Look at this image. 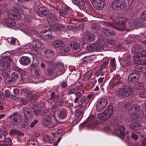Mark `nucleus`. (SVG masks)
<instances>
[{
  "instance_id": "nucleus-1",
  "label": "nucleus",
  "mask_w": 146,
  "mask_h": 146,
  "mask_svg": "<svg viewBox=\"0 0 146 146\" xmlns=\"http://www.w3.org/2000/svg\"><path fill=\"white\" fill-rule=\"evenodd\" d=\"M133 91V89L131 87L123 86L116 91V94L118 97L124 98L129 96Z\"/></svg>"
},
{
  "instance_id": "nucleus-2",
  "label": "nucleus",
  "mask_w": 146,
  "mask_h": 146,
  "mask_svg": "<svg viewBox=\"0 0 146 146\" xmlns=\"http://www.w3.org/2000/svg\"><path fill=\"white\" fill-rule=\"evenodd\" d=\"M42 45L40 42L38 40L34 41L31 43L28 44L26 46L27 47L30 49L32 51L35 52L34 54H37V50L40 48Z\"/></svg>"
},
{
  "instance_id": "nucleus-3",
  "label": "nucleus",
  "mask_w": 146,
  "mask_h": 146,
  "mask_svg": "<svg viewBox=\"0 0 146 146\" xmlns=\"http://www.w3.org/2000/svg\"><path fill=\"white\" fill-rule=\"evenodd\" d=\"M121 21H120L117 23V26L115 27L116 29L119 31H123L126 30L128 31H130L131 30H127L125 28V22L128 20V19L125 17H121Z\"/></svg>"
},
{
  "instance_id": "nucleus-4",
  "label": "nucleus",
  "mask_w": 146,
  "mask_h": 146,
  "mask_svg": "<svg viewBox=\"0 0 146 146\" xmlns=\"http://www.w3.org/2000/svg\"><path fill=\"white\" fill-rule=\"evenodd\" d=\"M92 44L95 48V50L97 52H100L103 50L105 46L104 41L102 40H98Z\"/></svg>"
},
{
  "instance_id": "nucleus-5",
  "label": "nucleus",
  "mask_w": 146,
  "mask_h": 146,
  "mask_svg": "<svg viewBox=\"0 0 146 146\" xmlns=\"http://www.w3.org/2000/svg\"><path fill=\"white\" fill-rule=\"evenodd\" d=\"M107 103V100L106 98H103L100 99L96 104L97 110L99 111L103 110Z\"/></svg>"
},
{
  "instance_id": "nucleus-6",
  "label": "nucleus",
  "mask_w": 146,
  "mask_h": 146,
  "mask_svg": "<svg viewBox=\"0 0 146 146\" xmlns=\"http://www.w3.org/2000/svg\"><path fill=\"white\" fill-rule=\"evenodd\" d=\"M94 7L98 10H102L105 5V0H91Z\"/></svg>"
},
{
  "instance_id": "nucleus-7",
  "label": "nucleus",
  "mask_w": 146,
  "mask_h": 146,
  "mask_svg": "<svg viewBox=\"0 0 146 146\" xmlns=\"http://www.w3.org/2000/svg\"><path fill=\"white\" fill-rule=\"evenodd\" d=\"M8 15L10 17H12L15 20H18L21 17L19 13V10L16 8L10 9L8 11Z\"/></svg>"
},
{
  "instance_id": "nucleus-8",
  "label": "nucleus",
  "mask_w": 146,
  "mask_h": 146,
  "mask_svg": "<svg viewBox=\"0 0 146 146\" xmlns=\"http://www.w3.org/2000/svg\"><path fill=\"white\" fill-rule=\"evenodd\" d=\"M140 78L138 73H133L131 74L128 78V82L129 85H131L133 83H135L139 80Z\"/></svg>"
},
{
  "instance_id": "nucleus-9",
  "label": "nucleus",
  "mask_w": 146,
  "mask_h": 146,
  "mask_svg": "<svg viewBox=\"0 0 146 146\" xmlns=\"http://www.w3.org/2000/svg\"><path fill=\"white\" fill-rule=\"evenodd\" d=\"M49 13V10L44 7H40L36 12L38 15L41 17H43L47 15Z\"/></svg>"
},
{
  "instance_id": "nucleus-10",
  "label": "nucleus",
  "mask_w": 146,
  "mask_h": 146,
  "mask_svg": "<svg viewBox=\"0 0 146 146\" xmlns=\"http://www.w3.org/2000/svg\"><path fill=\"white\" fill-rule=\"evenodd\" d=\"M125 128L123 126L119 125L117 130L115 131L116 134L118 136L123 138L127 133V132L125 131Z\"/></svg>"
},
{
  "instance_id": "nucleus-11",
  "label": "nucleus",
  "mask_w": 146,
  "mask_h": 146,
  "mask_svg": "<svg viewBox=\"0 0 146 146\" xmlns=\"http://www.w3.org/2000/svg\"><path fill=\"white\" fill-rule=\"evenodd\" d=\"M24 117L27 119H31L33 117L32 111L28 108L25 107L23 110Z\"/></svg>"
},
{
  "instance_id": "nucleus-12",
  "label": "nucleus",
  "mask_w": 146,
  "mask_h": 146,
  "mask_svg": "<svg viewBox=\"0 0 146 146\" xmlns=\"http://www.w3.org/2000/svg\"><path fill=\"white\" fill-rule=\"evenodd\" d=\"M141 22L139 19H137L135 20H130L128 22V26L132 28H134L136 27L139 26L140 25Z\"/></svg>"
},
{
  "instance_id": "nucleus-13",
  "label": "nucleus",
  "mask_w": 146,
  "mask_h": 146,
  "mask_svg": "<svg viewBox=\"0 0 146 146\" xmlns=\"http://www.w3.org/2000/svg\"><path fill=\"white\" fill-rule=\"evenodd\" d=\"M84 38L88 42H92L94 40V35L89 32H86L84 35Z\"/></svg>"
},
{
  "instance_id": "nucleus-14",
  "label": "nucleus",
  "mask_w": 146,
  "mask_h": 146,
  "mask_svg": "<svg viewBox=\"0 0 146 146\" xmlns=\"http://www.w3.org/2000/svg\"><path fill=\"white\" fill-rule=\"evenodd\" d=\"M57 21L56 16L53 14H49L47 18V21L50 24L52 25L56 23Z\"/></svg>"
},
{
  "instance_id": "nucleus-15",
  "label": "nucleus",
  "mask_w": 146,
  "mask_h": 146,
  "mask_svg": "<svg viewBox=\"0 0 146 146\" xmlns=\"http://www.w3.org/2000/svg\"><path fill=\"white\" fill-rule=\"evenodd\" d=\"M113 111V108L111 105H109L106 109L104 111L108 119L112 115Z\"/></svg>"
},
{
  "instance_id": "nucleus-16",
  "label": "nucleus",
  "mask_w": 146,
  "mask_h": 146,
  "mask_svg": "<svg viewBox=\"0 0 146 146\" xmlns=\"http://www.w3.org/2000/svg\"><path fill=\"white\" fill-rule=\"evenodd\" d=\"M121 0H114L111 3L112 8L113 9L118 11L119 9V4Z\"/></svg>"
},
{
  "instance_id": "nucleus-17",
  "label": "nucleus",
  "mask_w": 146,
  "mask_h": 146,
  "mask_svg": "<svg viewBox=\"0 0 146 146\" xmlns=\"http://www.w3.org/2000/svg\"><path fill=\"white\" fill-rule=\"evenodd\" d=\"M50 96V98L48 100V102L50 104H51L55 100H57L59 97V96L56 95L54 92L51 93Z\"/></svg>"
},
{
  "instance_id": "nucleus-18",
  "label": "nucleus",
  "mask_w": 146,
  "mask_h": 146,
  "mask_svg": "<svg viewBox=\"0 0 146 146\" xmlns=\"http://www.w3.org/2000/svg\"><path fill=\"white\" fill-rule=\"evenodd\" d=\"M20 63L23 65H27L31 62L30 58L27 56H23L21 59Z\"/></svg>"
},
{
  "instance_id": "nucleus-19",
  "label": "nucleus",
  "mask_w": 146,
  "mask_h": 146,
  "mask_svg": "<svg viewBox=\"0 0 146 146\" xmlns=\"http://www.w3.org/2000/svg\"><path fill=\"white\" fill-rule=\"evenodd\" d=\"M51 122V117L49 115H46L42 120V123L44 126H47L49 125Z\"/></svg>"
},
{
  "instance_id": "nucleus-20",
  "label": "nucleus",
  "mask_w": 146,
  "mask_h": 146,
  "mask_svg": "<svg viewBox=\"0 0 146 146\" xmlns=\"http://www.w3.org/2000/svg\"><path fill=\"white\" fill-rule=\"evenodd\" d=\"M130 126L132 129L135 130H140L142 128L141 125L138 123H132Z\"/></svg>"
},
{
  "instance_id": "nucleus-21",
  "label": "nucleus",
  "mask_w": 146,
  "mask_h": 146,
  "mask_svg": "<svg viewBox=\"0 0 146 146\" xmlns=\"http://www.w3.org/2000/svg\"><path fill=\"white\" fill-rule=\"evenodd\" d=\"M133 62L137 64L145 65L146 64V60H143L141 57L133 58Z\"/></svg>"
},
{
  "instance_id": "nucleus-22",
  "label": "nucleus",
  "mask_w": 146,
  "mask_h": 146,
  "mask_svg": "<svg viewBox=\"0 0 146 146\" xmlns=\"http://www.w3.org/2000/svg\"><path fill=\"white\" fill-rule=\"evenodd\" d=\"M67 114V111L66 109H63L59 111L58 117L60 119H63L65 118Z\"/></svg>"
},
{
  "instance_id": "nucleus-23",
  "label": "nucleus",
  "mask_w": 146,
  "mask_h": 146,
  "mask_svg": "<svg viewBox=\"0 0 146 146\" xmlns=\"http://www.w3.org/2000/svg\"><path fill=\"white\" fill-rule=\"evenodd\" d=\"M4 22L7 25L11 27H13L15 25V21L13 19H5L4 21Z\"/></svg>"
},
{
  "instance_id": "nucleus-24",
  "label": "nucleus",
  "mask_w": 146,
  "mask_h": 146,
  "mask_svg": "<svg viewBox=\"0 0 146 146\" xmlns=\"http://www.w3.org/2000/svg\"><path fill=\"white\" fill-rule=\"evenodd\" d=\"M102 31L103 33L107 36H114L115 34V33L114 31L111 30H108L103 28Z\"/></svg>"
},
{
  "instance_id": "nucleus-25",
  "label": "nucleus",
  "mask_w": 146,
  "mask_h": 146,
  "mask_svg": "<svg viewBox=\"0 0 146 146\" xmlns=\"http://www.w3.org/2000/svg\"><path fill=\"white\" fill-rule=\"evenodd\" d=\"M48 65L54 68H56L57 66L59 64L56 63L54 59L53 58L52 60H48L46 61Z\"/></svg>"
},
{
  "instance_id": "nucleus-26",
  "label": "nucleus",
  "mask_w": 146,
  "mask_h": 146,
  "mask_svg": "<svg viewBox=\"0 0 146 146\" xmlns=\"http://www.w3.org/2000/svg\"><path fill=\"white\" fill-rule=\"evenodd\" d=\"M65 27L62 24H56L52 27V29L54 31H59Z\"/></svg>"
},
{
  "instance_id": "nucleus-27",
  "label": "nucleus",
  "mask_w": 146,
  "mask_h": 146,
  "mask_svg": "<svg viewBox=\"0 0 146 146\" xmlns=\"http://www.w3.org/2000/svg\"><path fill=\"white\" fill-rule=\"evenodd\" d=\"M119 5V9L118 11L124 10L127 9V6L125 3V0H121Z\"/></svg>"
},
{
  "instance_id": "nucleus-28",
  "label": "nucleus",
  "mask_w": 146,
  "mask_h": 146,
  "mask_svg": "<svg viewBox=\"0 0 146 146\" xmlns=\"http://www.w3.org/2000/svg\"><path fill=\"white\" fill-rule=\"evenodd\" d=\"M141 107L137 105H133L131 111L133 113L134 112L135 114H137L140 110Z\"/></svg>"
},
{
  "instance_id": "nucleus-29",
  "label": "nucleus",
  "mask_w": 146,
  "mask_h": 146,
  "mask_svg": "<svg viewBox=\"0 0 146 146\" xmlns=\"http://www.w3.org/2000/svg\"><path fill=\"white\" fill-rule=\"evenodd\" d=\"M71 47L75 50L78 49L80 47V45L78 43L75 42H71L70 44Z\"/></svg>"
},
{
  "instance_id": "nucleus-30",
  "label": "nucleus",
  "mask_w": 146,
  "mask_h": 146,
  "mask_svg": "<svg viewBox=\"0 0 146 146\" xmlns=\"http://www.w3.org/2000/svg\"><path fill=\"white\" fill-rule=\"evenodd\" d=\"M44 54L46 58H52L54 54V52L52 50H48L44 52Z\"/></svg>"
},
{
  "instance_id": "nucleus-31",
  "label": "nucleus",
  "mask_w": 146,
  "mask_h": 146,
  "mask_svg": "<svg viewBox=\"0 0 146 146\" xmlns=\"http://www.w3.org/2000/svg\"><path fill=\"white\" fill-rule=\"evenodd\" d=\"M144 87L143 84L139 82H137L135 83L134 85V88L137 90H140L142 89Z\"/></svg>"
},
{
  "instance_id": "nucleus-32",
  "label": "nucleus",
  "mask_w": 146,
  "mask_h": 146,
  "mask_svg": "<svg viewBox=\"0 0 146 146\" xmlns=\"http://www.w3.org/2000/svg\"><path fill=\"white\" fill-rule=\"evenodd\" d=\"M63 42L60 40H56L53 42V46L56 48H59L63 44Z\"/></svg>"
},
{
  "instance_id": "nucleus-33",
  "label": "nucleus",
  "mask_w": 146,
  "mask_h": 146,
  "mask_svg": "<svg viewBox=\"0 0 146 146\" xmlns=\"http://www.w3.org/2000/svg\"><path fill=\"white\" fill-rule=\"evenodd\" d=\"M145 68V66H143L137 65L134 68V70L135 71L137 72H141L144 70Z\"/></svg>"
},
{
  "instance_id": "nucleus-34",
  "label": "nucleus",
  "mask_w": 146,
  "mask_h": 146,
  "mask_svg": "<svg viewBox=\"0 0 146 146\" xmlns=\"http://www.w3.org/2000/svg\"><path fill=\"white\" fill-rule=\"evenodd\" d=\"M1 66L3 67V69H7L10 67V65L9 62L3 61L1 64Z\"/></svg>"
},
{
  "instance_id": "nucleus-35",
  "label": "nucleus",
  "mask_w": 146,
  "mask_h": 146,
  "mask_svg": "<svg viewBox=\"0 0 146 146\" xmlns=\"http://www.w3.org/2000/svg\"><path fill=\"white\" fill-rule=\"evenodd\" d=\"M10 72L8 70H3L1 72V74L3 76L5 79H8L10 76Z\"/></svg>"
},
{
  "instance_id": "nucleus-36",
  "label": "nucleus",
  "mask_w": 146,
  "mask_h": 146,
  "mask_svg": "<svg viewBox=\"0 0 146 146\" xmlns=\"http://www.w3.org/2000/svg\"><path fill=\"white\" fill-rule=\"evenodd\" d=\"M98 117L101 120H105L106 119H108L104 112L103 113L98 114Z\"/></svg>"
},
{
  "instance_id": "nucleus-37",
  "label": "nucleus",
  "mask_w": 146,
  "mask_h": 146,
  "mask_svg": "<svg viewBox=\"0 0 146 146\" xmlns=\"http://www.w3.org/2000/svg\"><path fill=\"white\" fill-rule=\"evenodd\" d=\"M139 95L141 98L146 97V87L139 92Z\"/></svg>"
},
{
  "instance_id": "nucleus-38",
  "label": "nucleus",
  "mask_w": 146,
  "mask_h": 146,
  "mask_svg": "<svg viewBox=\"0 0 146 146\" xmlns=\"http://www.w3.org/2000/svg\"><path fill=\"white\" fill-rule=\"evenodd\" d=\"M84 114V112L82 110H77L75 113V116L76 117H80L81 118Z\"/></svg>"
},
{
  "instance_id": "nucleus-39",
  "label": "nucleus",
  "mask_w": 146,
  "mask_h": 146,
  "mask_svg": "<svg viewBox=\"0 0 146 146\" xmlns=\"http://www.w3.org/2000/svg\"><path fill=\"white\" fill-rule=\"evenodd\" d=\"M87 122H89V124L93 125L94 121V117L93 116H91L89 117L86 120Z\"/></svg>"
},
{
  "instance_id": "nucleus-40",
  "label": "nucleus",
  "mask_w": 146,
  "mask_h": 146,
  "mask_svg": "<svg viewBox=\"0 0 146 146\" xmlns=\"http://www.w3.org/2000/svg\"><path fill=\"white\" fill-rule=\"evenodd\" d=\"M75 94L76 96V97L75 99L74 102L75 103H76L78 102L79 99L81 97L82 94L81 93L79 92H77Z\"/></svg>"
},
{
  "instance_id": "nucleus-41",
  "label": "nucleus",
  "mask_w": 146,
  "mask_h": 146,
  "mask_svg": "<svg viewBox=\"0 0 146 146\" xmlns=\"http://www.w3.org/2000/svg\"><path fill=\"white\" fill-rule=\"evenodd\" d=\"M0 132L4 136H5L8 134V132L6 129L3 127L0 128Z\"/></svg>"
},
{
  "instance_id": "nucleus-42",
  "label": "nucleus",
  "mask_w": 146,
  "mask_h": 146,
  "mask_svg": "<svg viewBox=\"0 0 146 146\" xmlns=\"http://www.w3.org/2000/svg\"><path fill=\"white\" fill-rule=\"evenodd\" d=\"M3 142H5L6 143L5 144H7V145L8 146H12V142L11 140L9 138H6L3 140L2 141Z\"/></svg>"
},
{
  "instance_id": "nucleus-43",
  "label": "nucleus",
  "mask_w": 146,
  "mask_h": 146,
  "mask_svg": "<svg viewBox=\"0 0 146 146\" xmlns=\"http://www.w3.org/2000/svg\"><path fill=\"white\" fill-rule=\"evenodd\" d=\"M44 141L46 142H48L52 144L54 140H50V136L48 135H46L44 136Z\"/></svg>"
},
{
  "instance_id": "nucleus-44",
  "label": "nucleus",
  "mask_w": 146,
  "mask_h": 146,
  "mask_svg": "<svg viewBox=\"0 0 146 146\" xmlns=\"http://www.w3.org/2000/svg\"><path fill=\"white\" fill-rule=\"evenodd\" d=\"M19 77L18 74L16 72H13L11 74V77L15 81Z\"/></svg>"
},
{
  "instance_id": "nucleus-45",
  "label": "nucleus",
  "mask_w": 146,
  "mask_h": 146,
  "mask_svg": "<svg viewBox=\"0 0 146 146\" xmlns=\"http://www.w3.org/2000/svg\"><path fill=\"white\" fill-rule=\"evenodd\" d=\"M7 41L11 43V44H14L16 40V38L13 37H9L7 38Z\"/></svg>"
},
{
  "instance_id": "nucleus-46",
  "label": "nucleus",
  "mask_w": 146,
  "mask_h": 146,
  "mask_svg": "<svg viewBox=\"0 0 146 146\" xmlns=\"http://www.w3.org/2000/svg\"><path fill=\"white\" fill-rule=\"evenodd\" d=\"M133 105H131L129 103L127 102L124 104V106L126 109H127L129 111H131Z\"/></svg>"
},
{
  "instance_id": "nucleus-47",
  "label": "nucleus",
  "mask_w": 146,
  "mask_h": 146,
  "mask_svg": "<svg viewBox=\"0 0 146 146\" xmlns=\"http://www.w3.org/2000/svg\"><path fill=\"white\" fill-rule=\"evenodd\" d=\"M102 23L104 25L111 27H113L112 24L107 21H103L102 22Z\"/></svg>"
},
{
  "instance_id": "nucleus-48",
  "label": "nucleus",
  "mask_w": 146,
  "mask_h": 146,
  "mask_svg": "<svg viewBox=\"0 0 146 146\" xmlns=\"http://www.w3.org/2000/svg\"><path fill=\"white\" fill-rule=\"evenodd\" d=\"M47 72L48 74L50 76L55 73V71L54 69L50 68H49L47 69Z\"/></svg>"
},
{
  "instance_id": "nucleus-49",
  "label": "nucleus",
  "mask_w": 146,
  "mask_h": 146,
  "mask_svg": "<svg viewBox=\"0 0 146 146\" xmlns=\"http://www.w3.org/2000/svg\"><path fill=\"white\" fill-rule=\"evenodd\" d=\"M28 125L27 119H26L25 120L22 121L21 123V127L22 128L26 127Z\"/></svg>"
},
{
  "instance_id": "nucleus-50",
  "label": "nucleus",
  "mask_w": 146,
  "mask_h": 146,
  "mask_svg": "<svg viewBox=\"0 0 146 146\" xmlns=\"http://www.w3.org/2000/svg\"><path fill=\"white\" fill-rule=\"evenodd\" d=\"M78 6L81 9H82L83 11H84L86 9V5L84 1L82 2V3L79 5Z\"/></svg>"
},
{
  "instance_id": "nucleus-51",
  "label": "nucleus",
  "mask_w": 146,
  "mask_h": 146,
  "mask_svg": "<svg viewBox=\"0 0 146 146\" xmlns=\"http://www.w3.org/2000/svg\"><path fill=\"white\" fill-rule=\"evenodd\" d=\"M31 93L32 92H29V95H28L27 96L30 98H31L32 99H37L38 98V96L37 94H35L33 95H31Z\"/></svg>"
},
{
  "instance_id": "nucleus-52",
  "label": "nucleus",
  "mask_w": 146,
  "mask_h": 146,
  "mask_svg": "<svg viewBox=\"0 0 146 146\" xmlns=\"http://www.w3.org/2000/svg\"><path fill=\"white\" fill-rule=\"evenodd\" d=\"M92 45H89L86 47L88 50L90 52H92L95 49V48L94 47L92 44Z\"/></svg>"
},
{
  "instance_id": "nucleus-53",
  "label": "nucleus",
  "mask_w": 146,
  "mask_h": 146,
  "mask_svg": "<svg viewBox=\"0 0 146 146\" xmlns=\"http://www.w3.org/2000/svg\"><path fill=\"white\" fill-rule=\"evenodd\" d=\"M110 65L112 67L113 69L114 70H115L116 64L115 58H114L112 60H111L110 61Z\"/></svg>"
},
{
  "instance_id": "nucleus-54",
  "label": "nucleus",
  "mask_w": 146,
  "mask_h": 146,
  "mask_svg": "<svg viewBox=\"0 0 146 146\" xmlns=\"http://www.w3.org/2000/svg\"><path fill=\"white\" fill-rule=\"evenodd\" d=\"M69 48L67 46H64L61 50L62 52H65V53L67 52L69 50Z\"/></svg>"
},
{
  "instance_id": "nucleus-55",
  "label": "nucleus",
  "mask_w": 146,
  "mask_h": 146,
  "mask_svg": "<svg viewBox=\"0 0 146 146\" xmlns=\"http://www.w3.org/2000/svg\"><path fill=\"white\" fill-rule=\"evenodd\" d=\"M67 13V12L66 11L61 9H60L59 12V14L63 16H65V15Z\"/></svg>"
},
{
  "instance_id": "nucleus-56",
  "label": "nucleus",
  "mask_w": 146,
  "mask_h": 146,
  "mask_svg": "<svg viewBox=\"0 0 146 146\" xmlns=\"http://www.w3.org/2000/svg\"><path fill=\"white\" fill-rule=\"evenodd\" d=\"M3 61L8 62H11L12 61V59L8 56H6L3 58Z\"/></svg>"
},
{
  "instance_id": "nucleus-57",
  "label": "nucleus",
  "mask_w": 146,
  "mask_h": 146,
  "mask_svg": "<svg viewBox=\"0 0 146 146\" xmlns=\"http://www.w3.org/2000/svg\"><path fill=\"white\" fill-rule=\"evenodd\" d=\"M42 36L43 37H44V38L46 39H50L52 37V35L51 34H50L43 35Z\"/></svg>"
},
{
  "instance_id": "nucleus-58",
  "label": "nucleus",
  "mask_w": 146,
  "mask_h": 146,
  "mask_svg": "<svg viewBox=\"0 0 146 146\" xmlns=\"http://www.w3.org/2000/svg\"><path fill=\"white\" fill-rule=\"evenodd\" d=\"M64 104V101L62 99H60L56 101V104L57 105L62 106Z\"/></svg>"
},
{
  "instance_id": "nucleus-59",
  "label": "nucleus",
  "mask_w": 146,
  "mask_h": 146,
  "mask_svg": "<svg viewBox=\"0 0 146 146\" xmlns=\"http://www.w3.org/2000/svg\"><path fill=\"white\" fill-rule=\"evenodd\" d=\"M141 18L143 20H146V11L143 12L141 15Z\"/></svg>"
},
{
  "instance_id": "nucleus-60",
  "label": "nucleus",
  "mask_w": 146,
  "mask_h": 146,
  "mask_svg": "<svg viewBox=\"0 0 146 146\" xmlns=\"http://www.w3.org/2000/svg\"><path fill=\"white\" fill-rule=\"evenodd\" d=\"M19 72L22 76H24L27 74L26 72L22 69H20Z\"/></svg>"
},
{
  "instance_id": "nucleus-61",
  "label": "nucleus",
  "mask_w": 146,
  "mask_h": 146,
  "mask_svg": "<svg viewBox=\"0 0 146 146\" xmlns=\"http://www.w3.org/2000/svg\"><path fill=\"white\" fill-rule=\"evenodd\" d=\"M35 114L36 115H41L42 114V112L40 110L36 109L33 111Z\"/></svg>"
},
{
  "instance_id": "nucleus-62",
  "label": "nucleus",
  "mask_w": 146,
  "mask_h": 146,
  "mask_svg": "<svg viewBox=\"0 0 146 146\" xmlns=\"http://www.w3.org/2000/svg\"><path fill=\"white\" fill-rule=\"evenodd\" d=\"M27 103V100L25 99H21L20 102V105L21 106L25 105Z\"/></svg>"
},
{
  "instance_id": "nucleus-63",
  "label": "nucleus",
  "mask_w": 146,
  "mask_h": 146,
  "mask_svg": "<svg viewBox=\"0 0 146 146\" xmlns=\"http://www.w3.org/2000/svg\"><path fill=\"white\" fill-rule=\"evenodd\" d=\"M83 1V0H74V2L75 5L78 6Z\"/></svg>"
},
{
  "instance_id": "nucleus-64",
  "label": "nucleus",
  "mask_w": 146,
  "mask_h": 146,
  "mask_svg": "<svg viewBox=\"0 0 146 146\" xmlns=\"http://www.w3.org/2000/svg\"><path fill=\"white\" fill-rule=\"evenodd\" d=\"M131 136L133 139H134L135 140H137L138 138V136L134 133H132L131 134Z\"/></svg>"
}]
</instances>
